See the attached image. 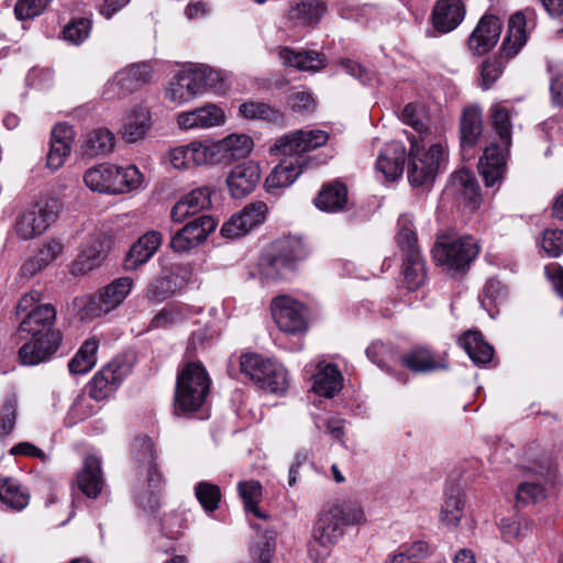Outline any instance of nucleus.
Instances as JSON below:
<instances>
[{
  "instance_id": "39448f33",
  "label": "nucleus",
  "mask_w": 563,
  "mask_h": 563,
  "mask_svg": "<svg viewBox=\"0 0 563 563\" xmlns=\"http://www.w3.org/2000/svg\"><path fill=\"white\" fill-rule=\"evenodd\" d=\"M131 455L136 475L144 477L148 490L139 495L140 507L154 512L159 507L158 490L164 484V477L157 464V450L152 438L136 435L131 442Z\"/></svg>"
},
{
  "instance_id": "4c0bfd02",
  "label": "nucleus",
  "mask_w": 563,
  "mask_h": 563,
  "mask_svg": "<svg viewBox=\"0 0 563 563\" xmlns=\"http://www.w3.org/2000/svg\"><path fill=\"white\" fill-rule=\"evenodd\" d=\"M151 79V67L146 63L133 64L114 76V80L119 88L126 93L133 92L141 88Z\"/></svg>"
},
{
  "instance_id": "603ef678",
  "label": "nucleus",
  "mask_w": 563,
  "mask_h": 563,
  "mask_svg": "<svg viewBox=\"0 0 563 563\" xmlns=\"http://www.w3.org/2000/svg\"><path fill=\"white\" fill-rule=\"evenodd\" d=\"M276 251L295 267L296 263L308 257L310 251L300 236H286L276 243Z\"/></svg>"
},
{
  "instance_id": "7c9ffc66",
  "label": "nucleus",
  "mask_w": 563,
  "mask_h": 563,
  "mask_svg": "<svg viewBox=\"0 0 563 563\" xmlns=\"http://www.w3.org/2000/svg\"><path fill=\"white\" fill-rule=\"evenodd\" d=\"M306 166V161L286 156L273 168L265 179L264 186L266 190L273 192L276 189L289 187L299 177Z\"/></svg>"
},
{
  "instance_id": "c03bdc74",
  "label": "nucleus",
  "mask_w": 563,
  "mask_h": 563,
  "mask_svg": "<svg viewBox=\"0 0 563 563\" xmlns=\"http://www.w3.org/2000/svg\"><path fill=\"white\" fill-rule=\"evenodd\" d=\"M292 271L294 266L289 263V260H286L276 250L264 254L260 262V273L265 279H284L287 278Z\"/></svg>"
},
{
  "instance_id": "4468645a",
  "label": "nucleus",
  "mask_w": 563,
  "mask_h": 563,
  "mask_svg": "<svg viewBox=\"0 0 563 563\" xmlns=\"http://www.w3.org/2000/svg\"><path fill=\"white\" fill-rule=\"evenodd\" d=\"M272 316L278 329L288 334H299L308 329L306 309L289 296H277L271 303Z\"/></svg>"
},
{
  "instance_id": "bb28decb",
  "label": "nucleus",
  "mask_w": 563,
  "mask_h": 563,
  "mask_svg": "<svg viewBox=\"0 0 563 563\" xmlns=\"http://www.w3.org/2000/svg\"><path fill=\"white\" fill-rule=\"evenodd\" d=\"M178 271V266L165 267L159 276L150 282L144 295L150 303H162L183 288L184 285L177 278Z\"/></svg>"
},
{
  "instance_id": "338daca9",
  "label": "nucleus",
  "mask_w": 563,
  "mask_h": 563,
  "mask_svg": "<svg viewBox=\"0 0 563 563\" xmlns=\"http://www.w3.org/2000/svg\"><path fill=\"white\" fill-rule=\"evenodd\" d=\"M49 0H19L14 7L19 20H31L41 15L47 8Z\"/></svg>"
},
{
  "instance_id": "3c124183",
  "label": "nucleus",
  "mask_w": 563,
  "mask_h": 563,
  "mask_svg": "<svg viewBox=\"0 0 563 563\" xmlns=\"http://www.w3.org/2000/svg\"><path fill=\"white\" fill-rule=\"evenodd\" d=\"M114 194L139 189L143 183V174L134 165L119 167L114 165Z\"/></svg>"
},
{
  "instance_id": "72a5a7b5",
  "label": "nucleus",
  "mask_w": 563,
  "mask_h": 563,
  "mask_svg": "<svg viewBox=\"0 0 563 563\" xmlns=\"http://www.w3.org/2000/svg\"><path fill=\"white\" fill-rule=\"evenodd\" d=\"M328 10L325 0H301L290 3L287 20L292 25H317Z\"/></svg>"
},
{
  "instance_id": "1a4fd4ad",
  "label": "nucleus",
  "mask_w": 563,
  "mask_h": 563,
  "mask_svg": "<svg viewBox=\"0 0 563 563\" xmlns=\"http://www.w3.org/2000/svg\"><path fill=\"white\" fill-rule=\"evenodd\" d=\"M63 203L58 198H49L43 205H35L20 213L14 223V231L22 240H31L43 234L54 223Z\"/></svg>"
},
{
  "instance_id": "5701e85b",
  "label": "nucleus",
  "mask_w": 563,
  "mask_h": 563,
  "mask_svg": "<svg viewBox=\"0 0 563 563\" xmlns=\"http://www.w3.org/2000/svg\"><path fill=\"white\" fill-rule=\"evenodd\" d=\"M483 115L478 108L468 107L460 120V146L464 158L473 156L474 148L483 134Z\"/></svg>"
},
{
  "instance_id": "e433bc0d",
  "label": "nucleus",
  "mask_w": 563,
  "mask_h": 563,
  "mask_svg": "<svg viewBox=\"0 0 563 563\" xmlns=\"http://www.w3.org/2000/svg\"><path fill=\"white\" fill-rule=\"evenodd\" d=\"M238 112L247 120H261L277 125L285 123L284 113L278 108L263 101L247 100L239 106Z\"/></svg>"
},
{
  "instance_id": "5fc2aeb1",
  "label": "nucleus",
  "mask_w": 563,
  "mask_h": 563,
  "mask_svg": "<svg viewBox=\"0 0 563 563\" xmlns=\"http://www.w3.org/2000/svg\"><path fill=\"white\" fill-rule=\"evenodd\" d=\"M499 530L506 542L521 540L532 530V521L521 516L503 518L499 523Z\"/></svg>"
},
{
  "instance_id": "79ce46f5",
  "label": "nucleus",
  "mask_w": 563,
  "mask_h": 563,
  "mask_svg": "<svg viewBox=\"0 0 563 563\" xmlns=\"http://www.w3.org/2000/svg\"><path fill=\"white\" fill-rule=\"evenodd\" d=\"M342 375L334 364H327L313 376L312 389L316 394L332 398L342 387Z\"/></svg>"
},
{
  "instance_id": "9b49d317",
  "label": "nucleus",
  "mask_w": 563,
  "mask_h": 563,
  "mask_svg": "<svg viewBox=\"0 0 563 563\" xmlns=\"http://www.w3.org/2000/svg\"><path fill=\"white\" fill-rule=\"evenodd\" d=\"M133 287L131 277H119L91 296L82 309V318L93 319L120 306Z\"/></svg>"
},
{
  "instance_id": "c9c22d12",
  "label": "nucleus",
  "mask_w": 563,
  "mask_h": 563,
  "mask_svg": "<svg viewBox=\"0 0 563 563\" xmlns=\"http://www.w3.org/2000/svg\"><path fill=\"white\" fill-rule=\"evenodd\" d=\"M460 345L476 365L488 364L494 356V347L488 344L477 330H468L459 339Z\"/></svg>"
},
{
  "instance_id": "cd10ccee",
  "label": "nucleus",
  "mask_w": 563,
  "mask_h": 563,
  "mask_svg": "<svg viewBox=\"0 0 563 563\" xmlns=\"http://www.w3.org/2000/svg\"><path fill=\"white\" fill-rule=\"evenodd\" d=\"M110 240L103 235L90 239L77 256L73 272L74 274H86L99 267L108 255Z\"/></svg>"
},
{
  "instance_id": "6e6552de",
  "label": "nucleus",
  "mask_w": 563,
  "mask_h": 563,
  "mask_svg": "<svg viewBox=\"0 0 563 563\" xmlns=\"http://www.w3.org/2000/svg\"><path fill=\"white\" fill-rule=\"evenodd\" d=\"M444 159L445 150L440 143L431 145L428 151L420 150L417 144H412L408 154L407 167L410 185L430 188Z\"/></svg>"
},
{
  "instance_id": "a211bd4d",
  "label": "nucleus",
  "mask_w": 563,
  "mask_h": 563,
  "mask_svg": "<svg viewBox=\"0 0 563 563\" xmlns=\"http://www.w3.org/2000/svg\"><path fill=\"white\" fill-rule=\"evenodd\" d=\"M509 148L492 143L485 147L478 162V172L486 187H499L507 173Z\"/></svg>"
},
{
  "instance_id": "09e8293b",
  "label": "nucleus",
  "mask_w": 563,
  "mask_h": 563,
  "mask_svg": "<svg viewBox=\"0 0 563 563\" xmlns=\"http://www.w3.org/2000/svg\"><path fill=\"white\" fill-rule=\"evenodd\" d=\"M512 58L503 55V47L499 48L497 54L487 57L481 67L482 88L485 90L490 89L503 75L508 62Z\"/></svg>"
},
{
  "instance_id": "b1692460",
  "label": "nucleus",
  "mask_w": 563,
  "mask_h": 563,
  "mask_svg": "<svg viewBox=\"0 0 563 563\" xmlns=\"http://www.w3.org/2000/svg\"><path fill=\"white\" fill-rule=\"evenodd\" d=\"M202 93V85L196 71L184 70L176 74L169 81L165 98L180 104Z\"/></svg>"
},
{
  "instance_id": "0eeeda50",
  "label": "nucleus",
  "mask_w": 563,
  "mask_h": 563,
  "mask_svg": "<svg viewBox=\"0 0 563 563\" xmlns=\"http://www.w3.org/2000/svg\"><path fill=\"white\" fill-rule=\"evenodd\" d=\"M396 242L401 251L405 286L409 291H415L427 278L426 262L418 245L417 233L410 227L404 225L396 235Z\"/></svg>"
},
{
  "instance_id": "37998d69",
  "label": "nucleus",
  "mask_w": 563,
  "mask_h": 563,
  "mask_svg": "<svg viewBox=\"0 0 563 563\" xmlns=\"http://www.w3.org/2000/svg\"><path fill=\"white\" fill-rule=\"evenodd\" d=\"M114 165L100 164L89 168L84 175L87 187L93 191L114 194Z\"/></svg>"
},
{
  "instance_id": "58836bf2",
  "label": "nucleus",
  "mask_w": 563,
  "mask_h": 563,
  "mask_svg": "<svg viewBox=\"0 0 563 563\" xmlns=\"http://www.w3.org/2000/svg\"><path fill=\"white\" fill-rule=\"evenodd\" d=\"M465 499L459 487H451L445 493L441 508L440 520L450 529H455L464 515Z\"/></svg>"
},
{
  "instance_id": "423d86ee",
  "label": "nucleus",
  "mask_w": 563,
  "mask_h": 563,
  "mask_svg": "<svg viewBox=\"0 0 563 563\" xmlns=\"http://www.w3.org/2000/svg\"><path fill=\"white\" fill-rule=\"evenodd\" d=\"M240 373L267 393L283 395L289 386L287 369L277 361L258 353H243L240 356Z\"/></svg>"
},
{
  "instance_id": "680f3d73",
  "label": "nucleus",
  "mask_w": 563,
  "mask_h": 563,
  "mask_svg": "<svg viewBox=\"0 0 563 563\" xmlns=\"http://www.w3.org/2000/svg\"><path fill=\"white\" fill-rule=\"evenodd\" d=\"M91 22L86 18H78L70 21L63 30V38L71 44L82 43L90 33Z\"/></svg>"
},
{
  "instance_id": "412c9836",
  "label": "nucleus",
  "mask_w": 563,
  "mask_h": 563,
  "mask_svg": "<svg viewBox=\"0 0 563 563\" xmlns=\"http://www.w3.org/2000/svg\"><path fill=\"white\" fill-rule=\"evenodd\" d=\"M213 194V187L202 186L181 196L170 210L172 220L176 223H181L189 217L210 209L212 205L211 197Z\"/></svg>"
},
{
  "instance_id": "4d7b16f0",
  "label": "nucleus",
  "mask_w": 563,
  "mask_h": 563,
  "mask_svg": "<svg viewBox=\"0 0 563 563\" xmlns=\"http://www.w3.org/2000/svg\"><path fill=\"white\" fill-rule=\"evenodd\" d=\"M507 296V289L497 278H489L479 295L482 307L493 314L497 306L503 303Z\"/></svg>"
},
{
  "instance_id": "dca6fc26",
  "label": "nucleus",
  "mask_w": 563,
  "mask_h": 563,
  "mask_svg": "<svg viewBox=\"0 0 563 563\" xmlns=\"http://www.w3.org/2000/svg\"><path fill=\"white\" fill-rule=\"evenodd\" d=\"M501 30L503 23L497 15L484 14L466 41L467 49L474 56L487 54L498 43Z\"/></svg>"
},
{
  "instance_id": "393cba45",
  "label": "nucleus",
  "mask_w": 563,
  "mask_h": 563,
  "mask_svg": "<svg viewBox=\"0 0 563 563\" xmlns=\"http://www.w3.org/2000/svg\"><path fill=\"white\" fill-rule=\"evenodd\" d=\"M163 241V236L158 231H148L132 244L126 253L123 267L125 271H136L139 267L147 263L157 252Z\"/></svg>"
},
{
  "instance_id": "f8f14e48",
  "label": "nucleus",
  "mask_w": 563,
  "mask_h": 563,
  "mask_svg": "<svg viewBox=\"0 0 563 563\" xmlns=\"http://www.w3.org/2000/svg\"><path fill=\"white\" fill-rule=\"evenodd\" d=\"M399 364L412 374H430L450 368L448 353L424 344H415L399 356Z\"/></svg>"
},
{
  "instance_id": "052dcab7",
  "label": "nucleus",
  "mask_w": 563,
  "mask_h": 563,
  "mask_svg": "<svg viewBox=\"0 0 563 563\" xmlns=\"http://www.w3.org/2000/svg\"><path fill=\"white\" fill-rule=\"evenodd\" d=\"M195 496L207 512H213L221 501V489L210 482H199L195 486Z\"/></svg>"
},
{
  "instance_id": "ea45409f",
  "label": "nucleus",
  "mask_w": 563,
  "mask_h": 563,
  "mask_svg": "<svg viewBox=\"0 0 563 563\" xmlns=\"http://www.w3.org/2000/svg\"><path fill=\"white\" fill-rule=\"evenodd\" d=\"M183 153L187 155L194 165H217L223 163V155L218 142H191L186 145V151H183Z\"/></svg>"
},
{
  "instance_id": "7ed1b4c3",
  "label": "nucleus",
  "mask_w": 563,
  "mask_h": 563,
  "mask_svg": "<svg viewBox=\"0 0 563 563\" xmlns=\"http://www.w3.org/2000/svg\"><path fill=\"white\" fill-rule=\"evenodd\" d=\"M481 252V245L472 235H460L455 230H445L437 235L432 256L437 266L452 278H462L471 269Z\"/></svg>"
},
{
  "instance_id": "c85d7f7f",
  "label": "nucleus",
  "mask_w": 563,
  "mask_h": 563,
  "mask_svg": "<svg viewBox=\"0 0 563 563\" xmlns=\"http://www.w3.org/2000/svg\"><path fill=\"white\" fill-rule=\"evenodd\" d=\"M74 131L66 123H58L51 133V144L47 154V167L56 170L60 168L70 153Z\"/></svg>"
},
{
  "instance_id": "de8ad7c7",
  "label": "nucleus",
  "mask_w": 563,
  "mask_h": 563,
  "mask_svg": "<svg viewBox=\"0 0 563 563\" xmlns=\"http://www.w3.org/2000/svg\"><path fill=\"white\" fill-rule=\"evenodd\" d=\"M0 500L12 510L24 509L30 500V495L13 478H0Z\"/></svg>"
},
{
  "instance_id": "c756f323",
  "label": "nucleus",
  "mask_w": 563,
  "mask_h": 563,
  "mask_svg": "<svg viewBox=\"0 0 563 563\" xmlns=\"http://www.w3.org/2000/svg\"><path fill=\"white\" fill-rule=\"evenodd\" d=\"M407 153L401 142H389L380 151L376 168L387 180H395L402 175Z\"/></svg>"
},
{
  "instance_id": "9d476101",
  "label": "nucleus",
  "mask_w": 563,
  "mask_h": 563,
  "mask_svg": "<svg viewBox=\"0 0 563 563\" xmlns=\"http://www.w3.org/2000/svg\"><path fill=\"white\" fill-rule=\"evenodd\" d=\"M132 365L123 356H117L98 371L88 384L89 396L101 401L110 397L131 374Z\"/></svg>"
},
{
  "instance_id": "473e14b6",
  "label": "nucleus",
  "mask_w": 563,
  "mask_h": 563,
  "mask_svg": "<svg viewBox=\"0 0 563 563\" xmlns=\"http://www.w3.org/2000/svg\"><path fill=\"white\" fill-rule=\"evenodd\" d=\"M223 110L212 103H207L192 111L183 112L177 118V123L181 129H206L220 125L224 122Z\"/></svg>"
},
{
  "instance_id": "2f4dec72",
  "label": "nucleus",
  "mask_w": 563,
  "mask_h": 563,
  "mask_svg": "<svg viewBox=\"0 0 563 563\" xmlns=\"http://www.w3.org/2000/svg\"><path fill=\"white\" fill-rule=\"evenodd\" d=\"M78 489L88 498L96 499L103 488L101 462L95 455H87L76 477Z\"/></svg>"
},
{
  "instance_id": "2eb2a0df",
  "label": "nucleus",
  "mask_w": 563,
  "mask_h": 563,
  "mask_svg": "<svg viewBox=\"0 0 563 563\" xmlns=\"http://www.w3.org/2000/svg\"><path fill=\"white\" fill-rule=\"evenodd\" d=\"M218 225L211 216H199L178 230L169 242L170 249L176 253H185L205 242Z\"/></svg>"
},
{
  "instance_id": "13d9d810",
  "label": "nucleus",
  "mask_w": 563,
  "mask_h": 563,
  "mask_svg": "<svg viewBox=\"0 0 563 563\" xmlns=\"http://www.w3.org/2000/svg\"><path fill=\"white\" fill-rule=\"evenodd\" d=\"M113 146V133L108 129L99 128L88 134L85 151L90 156H97L111 152Z\"/></svg>"
},
{
  "instance_id": "6e6d98bb",
  "label": "nucleus",
  "mask_w": 563,
  "mask_h": 563,
  "mask_svg": "<svg viewBox=\"0 0 563 563\" xmlns=\"http://www.w3.org/2000/svg\"><path fill=\"white\" fill-rule=\"evenodd\" d=\"M239 494L244 503L245 510L254 514L257 518H268L260 508L262 499V485L257 481L240 482L238 485Z\"/></svg>"
},
{
  "instance_id": "f704fd0d",
  "label": "nucleus",
  "mask_w": 563,
  "mask_h": 563,
  "mask_svg": "<svg viewBox=\"0 0 563 563\" xmlns=\"http://www.w3.org/2000/svg\"><path fill=\"white\" fill-rule=\"evenodd\" d=\"M278 55L285 66L301 71L314 73L325 67L324 55L314 51L295 52L289 47H282Z\"/></svg>"
},
{
  "instance_id": "a878e982",
  "label": "nucleus",
  "mask_w": 563,
  "mask_h": 563,
  "mask_svg": "<svg viewBox=\"0 0 563 563\" xmlns=\"http://www.w3.org/2000/svg\"><path fill=\"white\" fill-rule=\"evenodd\" d=\"M465 5L462 0H439L431 13L432 25L439 33L455 30L464 20Z\"/></svg>"
},
{
  "instance_id": "f257e3e1",
  "label": "nucleus",
  "mask_w": 563,
  "mask_h": 563,
  "mask_svg": "<svg viewBox=\"0 0 563 563\" xmlns=\"http://www.w3.org/2000/svg\"><path fill=\"white\" fill-rule=\"evenodd\" d=\"M56 309L51 303L38 305L21 320L16 338L21 342L18 357L22 365L35 366L47 362L62 343V333L54 327Z\"/></svg>"
},
{
  "instance_id": "a18cd8bd",
  "label": "nucleus",
  "mask_w": 563,
  "mask_h": 563,
  "mask_svg": "<svg viewBox=\"0 0 563 563\" xmlns=\"http://www.w3.org/2000/svg\"><path fill=\"white\" fill-rule=\"evenodd\" d=\"M218 143L225 164L246 157L253 148V140L246 134H231Z\"/></svg>"
},
{
  "instance_id": "774afa93",
  "label": "nucleus",
  "mask_w": 563,
  "mask_h": 563,
  "mask_svg": "<svg viewBox=\"0 0 563 563\" xmlns=\"http://www.w3.org/2000/svg\"><path fill=\"white\" fill-rule=\"evenodd\" d=\"M542 247L551 257H559L563 253V230H545Z\"/></svg>"
},
{
  "instance_id": "20e7f679",
  "label": "nucleus",
  "mask_w": 563,
  "mask_h": 563,
  "mask_svg": "<svg viewBox=\"0 0 563 563\" xmlns=\"http://www.w3.org/2000/svg\"><path fill=\"white\" fill-rule=\"evenodd\" d=\"M211 378L200 361L184 360L177 369L174 413L176 416L198 411L206 402Z\"/></svg>"
},
{
  "instance_id": "bf43d9fd",
  "label": "nucleus",
  "mask_w": 563,
  "mask_h": 563,
  "mask_svg": "<svg viewBox=\"0 0 563 563\" xmlns=\"http://www.w3.org/2000/svg\"><path fill=\"white\" fill-rule=\"evenodd\" d=\"M367 358L388 374H393L390 362L395 358V349L391 344L374 341L365 351Z\"/></svg>"
},
{
  "instance_id": "f3484780",
  "label": "nucleus",
  "mask_w": 563,
  "mask_h": 563,
  "mask_svg": "<svg viewBox=\"0 0 563 563\" xmlns=\"http://www.w3.org/2000/svg\"><path fill=\"white\" fill-rule=\"evenodd\" d=\"M267 212L268 208L265 202H251L223 223L220 230L221 235L229 239L245 235L265 221Z\"/></svg>"
},
{
  "instance_id": "864d4df0",
  "label": "nucleus",
  "mask_w": 563,
  "mask_h": 563,
  "mask_svg": "<svg viewBox=\"0 0 563 563\" xmlns=\"http://www.w3.org/2000/svg\"><path fill=\"white\" fill-rule=\"evenodd\" d=\"M453 185L460 195L468 200L472 208L479 205V186L473 173L468 169H460L453 176Z\"/></svg>"
},
{
  "instance_id": "8fccbe9b",
  "label": "nucleus",
  "mask_w": 563,
  "mask_h": 563,
  "mask_svg": "<svg viewBox=\"0 0 563 563\" xmlns=\"http://www.w3.org/2000/svg\"><path fill=\"white\" fill-rule=\"evenodd\" d=\"M490 120L495 133L498 135L503 146H511V110L503 104H495L490 108Z\"/></svg>"
},
{
  "instance_id": "ddd939ff",
  "label": "nucleus",
  "mask_w": 563,
  "mask_h": 563,
  "mask_svg": "<svg viewBox=\"0 0 563 563\" xmlns=\"http://www.w3.org/2000/svg\"><path fill=\"white\" fill-rule=\"evenodd\" d=\"M329 134L322 130H297L294 133L279 137L271 152L285 156H292L299 161L308 159L305 154L327 144Z\"/></svg>"
},
{
  "instance_id": "49530a36",
  "label": "nucleus",
  "mask_w": 563,
  "mask_h": 563,
  "mask_svg": "<svg viewBox=\"0 0 563 563\" xmlns=\"http://www.w3.org/2000/svg\"><path fill=\"white\" fill-rule=\"evenodd\" d=\"M99 341L96 338L86 340L75 356L69 361L68 368L71 374L82 375L92 369L96 365V353L98 351Z\"/></svg>"
},
{
  "instance_id": "4be33fe9",
  "label": "nucleus",
  "mask_w": 563,
  "mask_h": 563,
  "mask_svg": "<svg viewBox=\"0 0 563 563\" xmlns=\"http://www.w3.org/2000/svg\"><path fill=\"white\" fill-rule=\"evenodd\" d=\"M313 205L317 209L339 213L352 208L349 199V189L344 181L333 179L322 184L319 192L313 198Z\"/></svg>"
},
{
  "instance_id": "6ab92c4d",
  "label": "nucleus",
  "mask_w": 563,
  "mask_h": 563,
  "mask_svg": "<svg viewBox=\"0 0 563 563\" xmlns=\"http://www.w3.org/2000/svg\"><path fill=\"white\" fill-rule=\"evenodd\" d=\"M536 12L527 8L515 12L509 16L507 33L501 43L503 55L516 57L528 41V25L534 24Z\"/></svg>"
},
{
  "instance_id": "69168bd1",
  "label": "nucleus",
  "mask_w": 563,
  "mask_h": 563,
  "mask_svg": "<svg viewBox=\"0 0 563 563\" xmlns=\"http://www.w3.org/2000/svg\"><path fill=\"white\" fill-rule=\"evenodd\" d=\"M545 497L543 485L538 482H525L518 486L516 495V504L526 505L537 503Z\"/></svg>"
},
{
  "instance_id": "aec40b11",
  "label": "nucleus",
  "mask_w": 563,
  "mask_h": 563,
  "mask_svg": "<svg viewBox=\"0 0 563 563\" xmlns=\"http://www.w3.org/2000/svg\"><path fill=\"white\" fill-rule=\"evenodd\" d=\"M261 180V168L253 161L240 163L227 175V186L232 198L241 199L254 191Z\"/></svg>"
},
{
  "instance_id": "a19ab883",
  "label": "nucleus",
  "mask_w": 563,
  "mask_h": 563,
  "mask_svg": "<svg viewBox=\"0 0 563 563\" xmlns=\"http://www.w3.org/2000/svg\"><path fill=\"white\" fill-rule=\"evenodd\" d=\"M151 125L150 111L143 107H135L126 117L123 126V137L126 142L134 143L145 136Z\"/></svg>"
},
{
  "instance_id": "0e129e2a",
  "label": "nucleus",
  "mask_w": 563,
  "mask_h": 563,
  "mask_svg": "<svg viewBox=\"0 0 563 563\" xmlns=\"http://www.w3.org/2000/svg\"><path fill=\"white\" fill-rule=\"evenodd\" d=\"M275 550V534L266 532L265 538L251 548L250 555L254 563H272Z\"/></svg>"
},
{
  "instance_id": "e2e57ef3",
  "label": "nucleus",
  "mask_w": 563,
  "mask_h": 563,
  "mask_svg": "<svg viewBox=\"0 0 563 563\" xmlns=\"http://www.w3.org/2000/svg\"><path fill=\"white\" fill-rule=\"evenodd\" d=\"M183 320V313L177 306H165L150 321L148 329H167Z\"/></svg>"
},
{
  "instance_id": "f03ea898",
  "label": "nucleus",
  "mask_w": 563,
  "mask_h": 563,
  "mask_svg": "<svg viewBox=\"0 0 563 563\" xmlns=\"http://www.w3.org/2000/svg\"><path fill=\"white\" fill-rule=\"evenodd\" d=\"M364 520L363 510L351 501L331 506L320 512L313 527L312 541L309 543V556L322 562L332 547L342 538L346 525H357Z\"/></svg>"
}]
</instances>
